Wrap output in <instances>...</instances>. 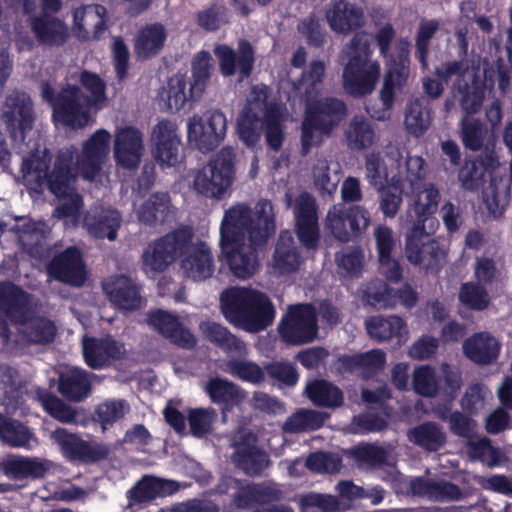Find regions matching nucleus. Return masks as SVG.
Listing matches in <instances>:
<instances>
[{
    "label": "nucleus",
    "mask_w": 512,
    "mask_h": 512,
    "mask_svg": "<svg viewBox=\"0 0 512 512\" xmlns=\"http://www.w3.org/2000/svg\"><path fill=\"white\" fill-rule=\"evenodd\" d=\"M103 290L111 303L119 309L135 311L142 306L141 287L128 276H110L104 281Z\"/></svg>",
    "instance_id": "obj_27"
},
{
    "label": "nucleus",
    "mask_w": 512,
    "mask_h": 512,
    "mask_svg": "<svg viewBox=\"0 0 512 512\" xmlns=\"http://www.w3.org/2000/svg\"><path fill=\"white\" fill-rule=\"evenodd\" d=\"M151 139L155 160L162 166H175L181 144L176 125L167 119L159 121L153 129Z\"/></svg>",
    "instance_id": "obj_24"
},
{
    "label": "nucleus",
    "mask_w": 512,
    "mask_h": 512,
    "mask_svg": "<svg viewBox=\"0 0 512 512\" xmlns=\"http://www.w3.org/2000/svg\"><path fill=\"white\" fill-rule=\"evenodd\" d=\"M351 455L358 463H364L371 469L382 468L388 460L387 451L383 447L371 443L355 446L351 450Z\"/></svg>",
    "instance_id": "obj_61"
},
{
    "label": "nucleus",
    "mask_w": 512,
    "mask_h": 512,
    "mask_svg": "<svg viewBox=\"0 0 512 512\" xmlns=\"http://www.w3.org/2000/svg\"><path fill=\"white\" fill-rule=\"evenodd\" d=\"M266 142L270 149L279 151L284 140L282 115L276 105H266L263 117Z\"/></svg>",
    "instance_id": "obj_56"
},
{
    "label": "nucleus",
    "mask_w": 512,
    "mask_h": 512,
    "mask_svg": "<svg viewBox=\"0 0 512 512\" xmlns=\"http://www.w3.org/2000/svg\"><path fill=\"white\" fill-rule=\"evenodd\" d=\"M372 38L366 31L356 32L344 45L341 56L345 61L342 74L344 90L352 97L370 95L381 75L378 60H373Z\"/></svg>",
    "instance_id": "obj_3"
},
{
    "label": "nucleus",
    "mask_w": 512,
    "mask_h": 512,
    "mask_svg": "<svg viewBox=\"0 0 512 512\" xmlns=\"http://www.w3.org/2000/svg\"><path fill=\"white\" fill-rule=\"evenodd\" d=\"M31 295L19 285L5 280L0 282V311L12 322L25 325L31 314Z\"/></svg>",
    "instance_id": "obj_26"
},
{
    "label": "nucleus",
    "mask_w": 512,
    "mask_h": 512,
    "mask_svg": "<svg viewBox=\"0 0 512 512\" xmlns=\"http://www.w3.org/2000/svg\"><path fill=\"white\" fill-rule=\"evenodd\" d=\"M82 355L85 364L93 370L115 366L124 360L126 348L124 343L112 336L85 337L82 341Z\"/></svg>",
    "instance_id": "obj_16"
},
{
    "label": "nucleus",
    "mask_w": 512,
    "mask_h": 512,
    "mask_svg": "<svg viewBox=\"0 0 512 512\" xmlns=\"http://www.w3.org/2000/svg\"><path fill=\"white\" fill-rule=\"evenodd\" d=\"M87 98L76 85H67L57 94L53 109L54 120L71 128H83L89 120Z\"/></svg>",
    "instance_id": "obj_18"
},
{
    "label": "nucleus",
    "mask_w": 512,
    "mask_h": 512,
    "mask_svg": "<svg viewBox=\"0 0 512 512\" xmlns=\"http://www.w3.org/2000/svg\"><path fill=\"white\" fill-rule=\"evenodd\" d=\"M55 442L61 447L64 455L71 460L96 462L105 459L108 451L101 445H91L79 436L69 433L64 428H57L52 434Z\"/></svg>",
    "instance_id": "obj_30"
},
{
    "label": "nucleus",
    "mask_w": 512,
    "mask_h": 512,
    "mask_svg": "<svg viewBox=\"0 0 512 512\" xmlns=\"http://www.w3.org/2000/svg\"><path fill=\"white\" fill-rule=\"evenodd\" d=\"M440 22L437 19H422L415 35V58L420 63L421 69L428 68V56L430 43L439 30Z\"/></svg>",
    "instance_id": "obj_51"
},
{
    "label": "nucleus",
    "mask_w": 512,
    "mask_h": 512,
    "mask_svg": "<svg viewBox=\"0 0 512 512\" xmlns=\"http://www.w3.org/2000/svg\"><path fill=\"white\" fill-rule=\"evenodd\" d=\"M329 418L326 412L313 409H299L284 423V430L289 433H300L320 429Z\"/></svg>",
    "instance_id": "obj_49"
},
{
    "label": "nucleus",
    "mask_w": 512,
    "mask_h": 512,
    "mask_svg": "<svg viewBox=\"0 0 512 512\" xmlns=\"http://www.w3.org/2000/svg\"><path fill=\"white\" fill-rule=\"evenodd\" d=\"M24 336L31 344L47 345L54 342L57 335L55 323L43 316L28 319L25 323Z\"/></svg>",
    "instance_id": "obj_53"
},
{
    "label": "nucleus",
    "mask_w": 512,
    "mask_h": 512,
    "mask_svg": "<svg viewBox=\"0 0 512 512\" xmlns=\"http://www.w3.org/2000/svg\"><path fill=\"white\" fill-rule=\"evenodd\" d=\"M435 232H430L424 224H413L410 228L405 243V254L407 260L426 270L433 269L438 265L440 248L436 240L430 236Z\"/></svg>",
    "instance_id": "obj_17"
},
{
    "label": "nucleus",
    "mask_w": 512,
    "mask_h": 512,
    "mask_svg": "<svg viewBox=\"0 0 512 512\" xmlns=\"http://www.w3.org/2000/svg\"><path fill=\"white\" fill-rule=\"evenodd\" d=\"M192 239V229L183 226L155 240L142 255L145 269L155 273L164 272L184 253Z\"/></svg>",
    "instance_id": "obj_11"
},
{
    "label": "nucleus",
    "mask_w": 512,
    "mask_h": 512,
    "mask_svg": "<svg viewBox=\"0 0 512 512\" xmlns=\"http://www.w3.org/2000/svg\"><path fill=\"white\" fill-rule=\"evenodd\" d=\"M335 261L339 270L346 276L358 277L364 266V253L359 247H348L342 252L336 253Z\"/></svg>",
    "instance_id": "obj_63"
},
{
    "label": "nucleus",
    "mask_w": 512,
    "mask_h": 512,
    "mask_svg": "<svg viewBox=\"0 0 512 512\" xmlns=\"http://www.w3.org/2000/svg\"><path fill=\"white\" fill-rule=\"evenodd\" d=\"M262 126L263 120H261L259 113L252 106H245L237 120V131L240 140L249 147L256 145L261 136Z\"/></svg>",
    "instance_id": "obj_50"
},
{
    "label": "nucleus",
    "mask_w": 512,
    "mask_h": 512,
    "mask_svg": "<svg viewBox=\"0 0 512 512\" xmlns=\"http://www.w3.org/2000/svg\"><path fill=\"white\" fill-rule=\"evenodd\" d=\"M365 328L371 339L384 342L395 339L397 344L406 340L407 325L399 316H371L365 320Z\"/></svg>",
    "instance_id": "obj_39"
},
{
    "label": "nucleus",
    "mask_w": 512,
    "mask_h": 512,
    "mask_svg": "<svg viewBox=\"0 0 512 512\" xmlns=\"http://www.w3.org/2000/svg\"><path fill=\"white\" fill-rule=\"evenodd\" d=\"M110 133L105 129L96 130L84 143L77 168L83 177L93 181L100 175L110 151Z\"/></svg>",
    "instance_id": "obj_20"
},
{
    "label": "nucleus",
    "mask_w": 512,
    "mask_h": 512,
    "mask_svg": "<svg viewBox=\"0 0 512 512\" xmlns=\"http://www.w3.org/2000/svg\"><path fill=\"white\" fill-rule=\"evenodd\" d=\"M33 434L18 420L0 414V439L11 447H28Z\"/></svg>",
    "instance_id": "obj_54"
},
{
    "label": "nucleus",
    "mask_w": 512,
    "mask_h": 512,
    "mask_svg": "<svg viewBox=\"0 0 512 512\" xmlns=\"http://www.w3.org/2000/svg\"><path fill=\"white\" fill-rule=\"evenodd\" d=\"M318 332V313L311 303L289 306L278 325L281 340L293 346L312 343Z\"/></svg>",
    "instance_id": "obj_10"
},
{
    "label": "nucleus",
    "mask_w": 512,
    "mask_h": 512,
    "mask_svg": "<svg viewBox=\"0 0 512 512\" xmlns=\"http://www.w3.org/2000/svg\"><path fill=\"white\" fill-rule=\"evenodd\" d=\"M146 321L161 336L180 348L190 350L197 345V339L190 329L183 325L177 315L169 311L150 310L147 313Z\"/></svg>",
    "instance_id": "obj_22"
},
{
    "label": "nucleus",
    "mask_w": 512,
    "mask_h": 512,
    "mask_svg": "<svg viewBox=\"0 0 512 512\" xmlns=\"http://www.w3.org/2000/svg\"><path fill=\"white\" fill-rule=\"evenodd\" d=\"M168 37L167 29L160 22L141 27L134 40V53L140 60L156 57L163 50Z\"/></svg>",
    "instance_id": "obj_38"
},
{
    "label": "nucleus",
    "mask_w": 512,
    "mask_h": 512,
    "mask_svg": "<svg viewBox=\"0 0 512 512\" xmlns=\"http://www.w3.org/2000/svg\"><path fill=\"white\" fill-rule=\"evenodd\" d=\"M143 138L133 126L120 128L115 136L114 158L118 166L134 170L139 166L143 152Z\"/></svg>",
    "instance_id": "obj_25"
},
{
    "label": "nucleus",
    "mask_w": 512,
    "mask_h": 512,
    "mask_svg": "<svg viewBox=\"0 0 512 512\" xmlns=\"http://www.w3.org/2000/svg\"><path fill=\"white\" fill-rule=\"evenodd\" d=\"M130 410L128 402L124 399H108L95 408V420L105 430L124 418Z\"/></svg>",
    "instance_id": "obj_57"
},
{
    "label": "nucleus",
    "mask_w": 512,
    "mask_h": 512,
    "mask_svg": "<svg viewBox=\"0 0 512 512\" xmlns=\"http://www.w3.org/2000/svg\"><path fill=\"white\" fill-rule=\"evenodd\" d=\"M217 418L218 414L212 407L188 409L187 421L190 434L197 439L206 438L213 432Z\"/></svg>",
    "instance_id": "obj_52"
},
{
    "label": "nucleus",
    "mask_w": 512,
    "mask_h": 512,
    "mask_svg": "<svg viewBox=\"0 0 512 512\" xmlns=\"http://www.w3.org/2000/svg\"><path fill=\"white\" fill-rule=\"evenodd\" d=\"M121 215L116 209L99 208L90 211L84 218L90 235L97 239L113 241L121 225Z\"/></svg>",
    "instance_id": "obj_40"
},
{
    "label": "nucleus",
    "mask_w": 512,
    "mask_h": 512,
    "mask_svg": "<svg viewBox=\"0 0 512 512\" xmlns=\"http://www.w3.org/2000/svg\"><path fill=\"white\" fill-rule=\"evenodd\" d=\"M276 229L271 201L261 199L253 213L246 203H237L224 212L220 225V245L244 243L246 239L254 247H265Z\"/></svg>",
    "instance_id": "obj_2"
},
{
    "label": "nucleus",
    "mask_w": 512,
    "mask_h": 512,
    "mask_svg": "<svg viewBox=\"0 0 512 512\" xmlns=\"http://www.w3.org/2000/svg\"><path fill=\"white\" fill-rule=\"evenodd\" d=\"M214 54L224 77L238 74L239 81H243L251 76L255 64V50L248 40H239L237 50L227 44H219L214 48Z\"/></svg>",
    "instance_id": "obj_15"
},
{
    "label": "nucleus",
    "mask_w": 512,
    "mask_h": 512,
    "mask_svg": "<svg viewBox=\"0 0 512 512\" xmlns=\"http://www.w3.org/2000/svg\"><path fill=\"white\" fill-rule=\"evenodd\" d=\"M50 161L46 152L42 156L32 153L23 160L21 170L32 190L42 192L47 189L57 198H66L71 194L75 182L73 154L70 151H60L56 155L52 170Z\"/></svg>",
    "instance_id": "obj_6"
},
{
    "label": "nucleus",
    "mask_w": 512,
    "mask_h": 512,
    "mask_svg": "<svg viewBox=\"0 0 512 512\" xmlns=\"http://www.w3.org/2000/svg\"><path fill=\"white\" fill-rule=\"evenodd\" d=\"M484 167L476 159H466L459 169L458 180L465 190L477 191L483 184Z\"/></svg>",
    "instance_id": "obj_64"
},
{
    "label": "nucleus",
    "mask_w": 512,
    "mask_h": 512,
    "mask_svg": "<svg viewBox=\"0 0 512 512\" xmlns=\"http://www.w3.org/2000/svg\"><path fill=\"white\" fill-rule=\"evenodd\" d=\"M30 28L38 43L50 47L64 45L69 37L68 28L64 21L50 15V13L32 17Z\"/></svg>",
    "instance_id": "obj_36"
},
{
    "label": "nucleus",
    "mask_w": 512,
    "mask_h": 512,
    "mask_svg": "<svg viewBox=\"0 0 512 512\" xmlns=\"http://www.w3.org/2000/svg\"><path fill=\"white\" fill-rule=\"evenodd\" d=\"M227 118L219 109H212L202 116H193L187 125V138L202 153L217 148L225 139Z\"/></svg>",
    "instance_id": "obj_12"
},
{
    "label": "nucleus",
    "mask_w": 512,
    "mask_h": 512,
    "mask_svg": "<svg viewBox=\"0 0 512 512\" xmlns=\"http://www.w3.org/2000/svg\"><path fill=\"white\" fill-rule=\"evenodd\" d=\"M233 148L223 147L210 161L208 169L199 171L194 179V189L207 198L220 199L231 186L235 172Z\"/></svg>",
    "instance_id": "obj_9"
},
{
    "label": "nucleus",
    "mask_w": 512,
    "mask_h": 512,
    "mask_svg": "<svg viewBox=\"0 0 512 512\" xmlns=\"http://www.w3.org/2000/svg\"><path fill=\"white\" fill-rule=\"evenodd\" d=\"M363 298L368 305L375 309L395 307L393 288L380 279H373L367 283L363 292Z\"/></svg>",
    "instance_id": "obj_55"
},
{
    "label": "nucleus",
    "mask_w": 512,
    "mask_h": 512,
    "mask_svg": "<svg viewBox=\"0 0 512 512\" xmlns=\"http://www.w3.org/2000/svg\"><path fill=\"white\" fill-rule=\"evenodd\" d=\"M204 332L208 341L225 353L236 356H245L247 354V347L244 341L232 334L226 327L212 322L207 324Z\"/></svg>",
    "instance_id": "obj_48"
},
{
    "label": "nucleus",
    "mask_w": 512,
    "mask_h": 512,
    "mask_svg": "<svg viewBox=\"0 0 512 512\" xmlns=\"http://www.w3.org/2000/svg\"><path fill=\"white\" fill-rule=\"evenodd\" d=\"M262 248L254 247L250 242L248 247H245V242L231 244L228 247L220 245L221 254L231 273L243 280L249 279L256 273L259 267L258 250Z\"/></svg>",
    "instance_id": "obj_31"
},
{
    "label": "nucleus",
    "mask_w": 512,
    "mask_h": 512,
    "mask_svg": "<svg viewBox=\"0 0 512 512\" xmlns=\"http://www.w3.org/2000/svg\"><path fill=\"white\" fill-rule=\"evenodd\" d=\"M205 392L212 403L220 407L223 418L235 407L241 405L245 398V392L235 383L221 377H213L208 380Z\"/></svg>",
    "instance_id": "obj_35"
},
{
    "label": "nucleus",
    "mask_w": 512,
    "mask_h": 512,
    "mask_svg": "<svg viewBox=\"0 0 512 512\" xmlns=\"http://www.w3.org/2000/svg\"><path fill=\"white\" fill-rule=\"evenodd\" d=\"M213 69L212 57L208 51L201 50L191 63V79L186 75L177 74L168 81V109L179 111L187 101L196 102L204 93Z\"/></svg>",
    "instance_id": "obj_7"
},
{
    "label": "nucleus",
    "mask_w": 512,
    "mask_h": 512,
    "mask_svg": "<svg viewBox=\"0 0 512 512\" xmlns=\"http://www.w3.org/2000/svg\"><path fill=\"white\" fill-rule=\"evenodd\" d=\"M96 375L83 368L72 367L58 378V392L67 400L79 403L92 393V380Z\"/></svg>",
    "instance_id": "obj_33"
},
{
    "label": "nucleus",
    "mask_w": 512,
    "mask_h": 512,
    "mask_svg": "<svg viewBox=\"0 0 512 512\" xmlns=\"http://www.w3.org/2000/svg\"><path fill=\"white\" fill-rule=\"evenodd\" d=\"M305 466L315 473H338L342 468V458L333 452L316 451L306 458Z\"/></svg>",
    "instance_id": "obj_62"
},
{
    "label": "nucleus",
    "mask_w": 512,
    "mask_h": 512,
    "mask_svg": "<svg viewBox=\"0 0 512 512\" xmlns=\"http://www.w3.org/2000/svg\"><path fill=\"white\" fill-rule=\"evenodd\" d=\"M324 75L325 63L313 60L292 83L295 94L307 103L301 125L302 155H307L312 147L319 146L323 136H329L347 114V106L340 99H316L323 87Z\"/></svg>",
    "instance_id": "obj_1"
},
{
    "label": "nucleus",
    "mask_w": 512,
    "mask_h": 512,
    "mask_svg": "<svg viewBox=\"0 0 512 512\" xmlns=\"http://www.w3.org/2000/svg\"><path fill=\"white\" fill-rule=\"evenodd\" d=\"M226 370L232 376L251 384H261L265 380V367L247 360L230 359L226 362Z\"/></svg>",
    "instance_id": "obj_60"
},
{
    "label": "nucleus",
    "mask_w": 512,
    "mask_h": 512,
    "mask_svg": "<svg viewBox=\"0 0 512 512\" xmlns=\"http://www.w3.org/2000/svg\"><path fill=\"white\" fill-rule=\"evenodd\" d=\"M220 301L225 319L247 332L263 331L275 318L270 298L252 288L230 287L221 293Z\"/></svg>",
    "instance_id": "obj_4"
},
{
    "label": "nucleus",
    "mask_w": 512,
    "mask_h": 512,
    "mask_svg": "<svg viewBox=\"0 0 512 512\" xmlns=\"http://www.w3.org/2000/svg\"><path fill=\"white\" fill-rule=\"evenodd\" d=\"M347 147L353 152L371 148L376 143V132L373 123L362 115H355L345 130Z\"/></svg>",
    "instance_id": "obj_42"
},
{
    "label": "nucleus",
    "mask_w": 512,
    "mask_h": 512,
    "mask_svg": "<svg viewBox=\"0 0 512 512\" xmlns=\"http://www.w3.org/2000/svg\"><path fill=\"white\" fill-rule=\"evenodd\" d=\"M230 481L231 487L236 490L232 495V501L238 509L276 503L283 497V492L271 483H257L240 478H231Z\"/></svg>",
    "instance_id": "obj_19"
},
{
    "label": "nucleus",
    "mask_w": 512,
    "mask_h": 512,
    "mask_svg": "<svg viewBox=\"0 0 512 512\" xmlns=\"http://www.w3.org/2000/svg\"><path fill=\"white\" fill-rule=\"evenodd\" d=\"M407 435L412 443L429 452L438 451L447 441L442 426L433 421H426L411 428Z\"/></svg>",
    "instance_id": "obj_44"
},
{
    "label": "nucleus",
    "mask_w": 512,
    "mask_h": 512,
    "mask_svg": "<svg viewBox=\"0 0 512 512\" xmlns=\"http://www.w3.org/2000/svg\"><path fill=\"white\" fill-rule=\"evenodd\" d=\"M44 410L54 419L63 423H74L77 418V411L64 402L55 394L44 391L38 396Z\"/></svg>",
    "instance_id": "obj_59"
},
{
    "label": "nucleus",
    "mask_w": 512,
    "mask_h": 512,
    "mask_svg": "<svg viewBox=\"0 0 512 512\" xmlns=\"http://www.w3.org/2000/svg\"><path fill=\"white\" fill-rule=\"evenodd\" d=\"M458 299L463 306L472 311H483L490 304V297L486 288L478 282L462 283Z\"/></svg>",
    "instance_id": "obj_58"
},
{
    "label": "nucleus",
    "mask_w": 512,
    "mask_h": 512,
    "mask_svg": "<svg viewBox=\"0 0 512 512\" xmlns=\"http://www.w3.org/2000/svg\"><path fill=\"white\" fill-rule=\"evenodd\" d=\"M171 198L168 192H156L141 205L138 211L140 222L155 226L168 220L171 213Z\"/></svg>",
    "instance_id": "obj_45"
},
{
    "label": "nucleus",
    "mask_w": 512,
    "mask_h": 512,
    "mask_svg": "<svg viewBox=\"0 0 512 512\" xmlns=\"http://www.w3.org/2000/svg\"><path fill=\"white\" fill-rule=\"evenodd\" d=\"M181 269L183 274L194 282L210 278L215 270L214 258L210 247L203 241L189 244L182 254Z\"/></svg>",
    "instance_id": "obj_28"
},
{
    "label": "nucleus",
    "mask_w": 512,
    "mask_h": 512,
    "mask_svg": "<svg viewBox=\"0 0 512 512\" xmlns=\"http://www.w3.org/2000/svg\"><path fill=\"white\" fill-rule=\"evenodd\" d=\"M430 122L431 107L428 98L418 97L407 105L404 123L411 135L422 136L428 130Z\"/></svg>",
    "instance_id": "obj_46"
},
{
    "label": "nucleus",
    "mask_w": 512,
    "mask_h": 512,
    "mask_svg": "<svg viewBox=\"0 0 512 512\" xmlns=\"http://www.w3.org/2000/svg\"><path fill=\"white\" fill-rule=\"evenodd\" d=\"M501 342L490 332H475L463 341L464 356L478 366L494 364L501 353Z\"/></svg>",
    "instance_id": "obj_29"
},
{
    "label": "nucleus",
    "mask_w": 512,
    "mask_h": 512,
    "mask_svg": "<svg viewBox=\"0 0 512 512\" xmlns=\"http://www.w3.org/2000/svg\"><path fill=\"white\" fill-rule=\"evenodd\" d=\"M330 28L336 33L349 34L365 25V15L361 7L348 0H334L326 11Z\"/></svg>",
    "instance_id": "obj_32"
},
{
    "label": "nucleus",
    "mask_w": 512,
    "mask_h": 512,
    "mask_svg": "<svg viewBox=\"0 0 512 512\" xmlns=\"http://www.w3.org/2000/svg\"><path fill=\"white\" fill-rule=\"evenodd\" d=\"M307 397L318 407L338 408L344 403L342 390L324 379H315L306 387Z\"/></svg>",
    "instance_id": "obj_47"
},
{
    "label": "nucleus",
    "mask_w": 512,
    "mask_h": 512,
    "mask_svg": "<svg viewBox=\"0 0 512 512\" xmlns=\"http://www.w3.org/2000/svg\"><path fill=\"white\" fill-rule=\"evenodd\" d=\"M46 270L52 279L71 286L80 287L86 280L83 256L76 246H69L54 255Z\"/></svg>",
    "instance_id": "obj_21"
},
{
    "label": "nucleus",
    "mask_w": 512,
    "mask_h": 512,
    "mask_svg": "<svg viewBox=\"0 0 512 512\" xmlns=\"http://www.w3.org/2000/svg\"><path fill=\"white\" fill-rule=\"evenodd\" d=\"M2 119L10 137L14 141L23 142L26 133L33 128V103L28 95L13 92L7 95L2 109Z\"/></svg>",
    "instance_id": "obj_14"
},
{
    "label": "nucleus",
    "mask_w": 512,
    "mask_h": 512,
    "mask_svg": "<svg viewBox=\"0 0 512 512\" xmlns=\"http://www.w3.org/2000/svg\"><path fill=\"white\" fill-rule=\"evenodd\" d=\"M231 458L234 465L250 477L261 476L271 465L269 454L265 450L244 440L235 444Z\"/></svg>",
    "instance_id": "obj_34"
},
{
    "label": "nucleus",
    "mask_w": 512,
    "mask_h": 512,
    "mask_svg": "<svg viewBox=\"0 0 512 512\" xmlns=\"http://www.w3.org/2000/svg\"><path fill=\"white\" fill-rule=\"evenodd\" d=\"M301 255L288 231L280 233L273 253L274 267L281 273H291L298 270Z\"/></svg>",
    "instance_id": "obj_43"
},
{
    "label": "nucleus",
    "mask_w": 512,
    "mask_h": 512,
    "mask_svg": "<svg viewBox=\"0 0 512 512\" xmlns=\"http://www.w3.org/2000/svg\"><path fill=\"white\" fill-rule=\"evenodd\" d=\"M369 220L368 211L363 207L338 203L328 210L326 227L337 240L348 242L367 227Z\"/></svg>",
    "instance_id": "obj_13"
},
{
    "label": "nucleus",
    "mask_w": 512,
    "mask_h": 512,
    "mask_svg": "<svg viewBox=\"0 0 512 512\" xmlns=\"http://www.w3.org/2000/svg\"><path fill=\"white\" fill-rule=\"evenodd\" d=\"M296 234L307 249H316L320 241L317 204L312 195L305 192L299 196L295 208Z\"/></svg>",
    "instance_id": "obj_23"
},
{
    "label": "nucleus",
    "mask_w": 512,
    "mask_h": 512,
    "mask_svg": "<svg viewBox=\"0 0 512 512\" xmlns=\"http://www.w3.org/2000/svg\"><path fill=\"white\" fill-rule=\"evenodd\" d=\"M468 63L465 59L446 61L436 68L437 77L448 83L453 77L458 79V91L461 95L460 105L467 114L477 113L483 104L486 84L476 73H468Z\"/></svg>",
    "instance_id": "obj_8"
},
{
    "label": "nucleus",
    "mask_w": 512,
    "mask_h": 512,
    "mask_svg": "<svg viewBox=\"0 0 512 512\" xmlns=\"http://www.w3.org/2000/svg\"><path fill=\"white\" fill-rule=\"evenodd\" d=\"M441 200L439 189L433 183L424 185L423 190L416 194L413 201V211L415 220L413 224H424L430 232H436L439 227V221L435 217Z\"/></svg>",
    "instance_id": "obj_37"
},
{
    "label": "nucleus",
    "mask_w": 512,
    "mask_h": 512,
    "mask_svg": "<svg viewBox=\"0 0 512 512\" xmlns=\"http://www.w3.org/2000/svg\"><path fill=\"white\" fill-rule=\"evenodd\" d=\"M396 30L391 23H385L374 34V40L379 54L386 60V71L379 98L383 108L390 110L395 102V90H401L407 83L410 74V47L407 38H399L396 42L395 52L390 47L395 39Z\"/></svg>",
    "instance_id": "obj_5"
},
{
    "label": "nucleus",
    "mask_w": 512,
    "mask_h": 512,
    "mask_svg": "<svg viewBox=\"0 0 512 512\" xmlns=\"http://www.w3.org/2000/svg\"><path fill=\"white\" fill-rule=\"evenodd\" d=\"M339 361L345 372L362 371L366 376H373L384 369L386 354L381 349H372L363 353L344 355Z\"/></svg>",
    "instance_id": "obj_41"
}]
</instances>
